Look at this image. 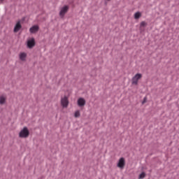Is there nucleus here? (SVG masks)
<instances>
[{"instance_id":"nucleus-15","label":"nucleus","mask_w":179,"mask_h":179,"mask_svg":"<svg viewBox=\"0 0 179 179\" xmlns=\"http://www.w3.org/2000/svg\"><path fill=\"white\" fill-rule=\"evenodd\" d=\"M145 177H146V173H145L144 172L141 173L139 176L140 179L145 178Z\"/></svg>"},{"instance_id":"nucleus-10","label":"nucleus","mask_w":179,"mask_h":179,"mask_svg":"<svg viewBox=\"0 0 179 179\" xmlns=\"http://www.w3.org/2000/svg\"><path fill=\"white\" fill-rule=\"evenodd\" d=\"M19 57L20 61H26V58L27 57V54L26 52H21L19 55Z\"/></svg>"},{"instance_id":"nucleus-4","label":"nucleus","mask_w":179,"mask_h":179,"mask_svg":"<svg viewBox=\"0 0 179 179\" xmlns=\"http://www.w3.org/2000/svg\"><path fill=\"white\" fill-rule=\"evenodd\" d=\"M142 78V74L137 73L136 74L131 80L132 85H138V82L139 81V79Z\"/></svg>"},{"instance_id":"nucleus-5","label":"nucleus","mask_w":179,"mask_h":179,"mask_svg":"<svg viewBox=\"0 0 179 179\" xmlns=\"http://www.w3.org/2000/svg\"><path fill=\"white\" fill-rule=\"evenodd\" d=\"M117 167L122 170L125 167V158L121 157L117 162Z\"/></svg>"},{"instance_id":"nucleus-16","label":"nucleus","mask_w":179,"mask_h":179,"mask_svg":"<svg viewBox=\"0 0 179 179\" xmlns=\"http://www.w3.org/2000/svg\"><path fill=\"white\" fill-rule=\"evenodd\" d=\"M146 100H148V99L146 97H144L142 104H145V103H146Z\"/></svg>"},{"instance_id":"nucleus-12","label":"nucleus","mask_w":179,"mask_h":179,"mask_svg":"<svg viewBox=\"0 0 179 179\" xmlns=\"http://www.w3.org/2000/svg\"><path fill=\"white\" fill-rule=\"evenodd\" d=\"M141 16H142V13H141V12H136V13L134 14V19L138 20V19H139L140 17H141Z\"/></svg>"},{"instance_id":"nucleus-2","label":"nucleus","mask_w":179,"mask_h":179,"mask_svg":"<svg viewBox=\"0 0 179 179\" xmlns=\"http://www.w3.org/2000/svg\"><path fill=\"white\" fill-rule=\"evenodd\" d=\"M61 105L63 108H68L69 106V100L68 99V96H64L61 99Z\"/></svg>"},{"instance_id":"nucleus-14","label":"nucleus","mask_w":179,"mask_h":179,"mask_svg":"<svg viewBox=\"0 0 179 179\" xmlns=\"http://www.w3.org/2000/svg\"><path fill=\"white\" fill-rule=\"evenodd\" d=\"M146 26H148V23H146V22H145V21L141 22L140 24L141 29H142V27H145Z\"/></svg>"},{"instance_id":"nucleus-11","label":"nucleus","mask_w":179,"mask_h":179,"mask_svg":"<svg viewBox=\"0 0 179 179\" xmlns=\"http://www.w3.org/2000/svg\"><path fill=\"white\" fill-rule=\"evenodd\" d=\"M5 101H6V96L3 95L0 96V104H5Z\"/></svg>"},{"instance_id":"nucleus-18","label":"nucleus","mask_w":179,"mask_h":179,"mask_svg":"<svg viewBox=\"0 0 179 179\" xmlns=\"http://www.w3.org/2000/svg\"><path fill=\"white\" fill-rule=\"evenodd\" d=\"M107 1H111V0H107Z\"/></svg>"},{"instance_id":"nucleus-7","label":"nucleus","mask_w":179,"mask_h":179,"mask_svg":"<svg viewBox=\"0 0 179 179\" xmlns=\"http://www.w3.org/2000/svg\"><path fill=\"white\" fill-rule=\"evenodd\" d=\"M78 107H85L86 106V100L83 98H79L77 101Z\"/></svg>"},{"instance_id":"nucleus-8","label":"nucleus","mask_w":179,"mask_h":179,"mask_svg":"<svg viewBox=\"0 0 179 179\" xmlns=\"http://www.w3.org/2000/svg\"><path fill=\"white\" fill-rule=\"evenodd\" d=\"M22 29V24L18 21L14 27L13 31L14 33H17Z\"/></svg>"},{"instance_id":"nucleus-6","label":"nucleus","mask_w":179,"mask_h":179,"mask_svg":"<svg viewBox=\"0 0 179 179\" xmlns=\"http://www.w3.org/2000/svg\"><path fill=\"white\" fill-rule=\"evenodd\" d=\"M34 45H36V41L34 40V38H31L27 41L28 48H33Z\"/></svg>"},{"instance_id":"nucleus-9","label":"nucleus","mask_w":179,"mask_h":179,"mask_svg":"<svg viewBox=\"0 0 179 179\" xmlns=\"http://www.w3.org/2000/svg\"><path fill=\"white\" fill-rule=\"evenodd\" d=\"M40 27H38V25H34L29 29V31L31 34L37 33Z\"/></svg>"},{"instance_id":"nucleus-17","label":"nucleus","mask_w":179,"mask_h":179,"mask_svg":"<svg viewBox=\"0 0 179 179\" xmlns=\"http://www.w3.org/2000/svg\"><path fill=\"white\" fill-rule=\"evenodd\" d=\"M1 2H3V0H1Z\"/></svg>"},{"instance_id":"nucleus-1","label":"nucleus","mask_w":179,"mask_h":179,"mask_svg":"<svg viewBox=\"0 0 179 179\" xmlns=\"http://www.w3.org/2000/svg\"><path fill=\"white\" fill-rule=\"evenodd\" d=\"M29 135H30V131H29V129L26 127H24L19 133L20 138H29Z\"/></svg>"},{"instance_id":"nucleus-13","label":"nucleus","mask_w":179,"mask_h":179,"mask_svg":"<svg viewBox=\"0 0 179 179\" xmlns=\"http://www.w3.org/2000/svg\"><path fill=\"white\" fill-rule=\"evenodd\" d=\"M74 117L75 118H79V117H80V111L76 110L74 113Z\"/></svg>"},{"instance_id":"nucleus-3","label":"nucleus","mask_w":179,"mask_h":179,"mask_svg":"<svg viewBox=\"0 0 179 179\" xmlns=\"http://www.w3.org/2000/svg\"><path fill=\"white\" fill-rule=\"evenodd\" d=\"M69 10V6H63L59 12V16L60 17H64L65 16V15H66V13H68V11Z\"/></svg>"}]
</instances>
